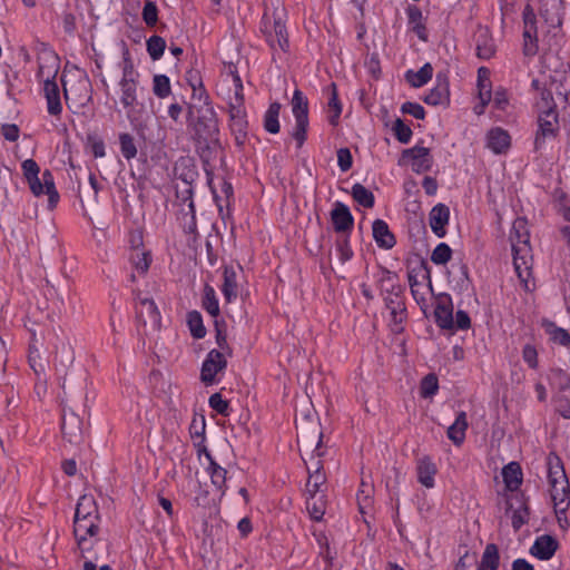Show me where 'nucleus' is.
I'll list each match as a JSON object with an SVG mask.
<instances>
[{"instance_id":"50","label":"nucleus","mask_w":570,"mask_h":570,"mask_svg":"<svg viewBox=\"0 0 570 570\" xmlns=\"http://www.w3.org/2000/svg\"><path fill=\"white\" fill-rule=\"evenodd\" d=\"M336 250L342 263H346L353 257V250L350 246L348 235H342L337 238Z\"/></svg>"},{"instance_id":"15","label":"nucleus","mask_w":570,"mask_h":570,"mask_svg":"<svg viewBox=\"0 0 570 570\" xmlns=\"http://www.w3.org/2000/svg\"><path fill=\"white\" fill-rule=\"evenodd\" d=\"M403 157L411 159L412 170L417 174L429 171L433 165V158L426 147L414 146L404 150Z\"/></svg>"},{"instance_id":"58","label":"nucleus","mask_w":570,"mask_h":570,"mask_svg":"<svg viewBox=\"0 0 570 570\" xmlns=\"http://www.w3.org/2000/svg\"><path fill=\"white\" fill-rule=\"evenodd\" d=\"M352 154L348 148L337 150V165L342 171H347L352 167Z\"/></svg>"},{"instance_id":"13","label":"nucleus","mask_w":570,"mask_h":570,"mask_svg":"<svg viewBox=\"0 0 570 570\" xmlns=\"http://www.w3.org/2000/svg\"><path fill=\"white\" fill-rule=\"evenodd\" d=\"M539 129L534 139L535 149H540L546 138L554 137L558 128V114L554 107L542 110L538 119Z\"/></svg>"},{"instance_id":"19","label":"nucleus","mask_w":570,"mask_h":570,"mask_svg":"<svg viewBox=\"0 0 570 570\" xmlns=\"http://www.w3.org/2000/svg\"><path fill=\"white\" fill-rule=\"evenodd\" d=\"M511 146L509 132L501 127L491 128L487 134V147L497 155L504 154Z\"/></svg>"},{"instance_id":"37","label":"nucleus","mask_w":570,"mask_h":570,"mask_svg":"<svg viewBox=\"0 0 570 570\" xmlns=\"http://www.w3.org/2000/svg\"><path fill=\"white\" fill-rule=\"evenodd\" d=\"M309 497L306 500V509L311 515V518L315 521H321L325 513V501L323 495L317 497V494H308Z\"/></svg>"},{"instance_id":"49","label":"nucleus","mask_w":570,"mask_h":570,"mask_svg":"<svg viewBox=\"0 0 570 570\" xmlns=\"http://www.w3.org/2000/svg\"><path fill=\"white\" fill-rule=\"evenodd\" d=\"M452 256V249L445 243H440L432 252L431 261L435 265H444L446 264Z\"/></svg>"},{"instance_id":"32","label":"nucleus","mask_w":570,"mask_h":570,"mask_svg":"<svg viewBox=\"0 0 570 570\" xmlns=\"http://www.w3.org/2000/svg\"><path fill=\"white\" fill-rule=\"evenodd\" d=\"M503 481L509 490H517L522 483V471L518 462H510L502 470Z\"/></svg>"},{"instance_id":"55","label":"nucleus","mask_w":570,"mask_h":570,"mask_svg":"<svg viewBox=\"0 0 570 570\" xmlns=\"http://www.w3.org/2000/svg\"><path fill=\"white\" fill-rule=\"evenodd\" d=\"M234 96L229 98L228 106H244L243 83L238 75L233 77Z\"/></svg>"},{"instance_id":"41","label":"nucleus","mask_w":570,"mask_h":570,"mask_svg":"<svg viewBox=\"0 0 570 570\" xmlns=\"http://www.w3.org/2000/svg\"><path fill=\"white\" fill-rule=\"evenodd\" d=\"M548 379L551 387L557 389L560 392L566 391L570 387L569 375L560 368L551 370Z\"/></svg>"},{"instance_id":"35","label":"nucleus","mask_w":570,"mask_h":570,"mask_svg":"<svg viewBox=\"0 0 570 570\" xmlns=\"http://www.w3.org/2000/svg\"><path fill=\"white\" fill-rule=\"evenodd\" d=\"M281 104L272 102L264 115V128L269 134L279 132V112H281Z\"/></svg>"},{"instance_id":"54","label":"nucleus","mask_w":570,"mask_h":570,"mask_svg":"<svg viewBox=\"0 0 570 570\" xmlns=\"http://www.w3.org/2000/svg\"><path fill=\"white\" fill-rule=\"evenodd\" d=\"M548 332L551 336V340L554 342V343H558L562 346H568L570 345V334L568 333V331L561 328V327H557L556 325L553 324H550L549 327H548Z\"/></svg>"},{"instance_id":"4","label":"nucleus","mask_w":570,"mask_h":570,"mask_svg":"<svg viewBox=\"0 0 570 570\" xmlns=\"http://www.w3.org/2000/svg\"><path fill=\"white\" fill-rule=\"evenodd\" d=\"M21 168L31 193L37 197L43 194L48 195L49 208H55L59 200V194L51 171L46 169L39 178L40 167L33 159L23 160Z\"/></svg>"},{"instance_id":"61","label":"nucleus","mask_w":570,"mask_h":570,"mask_svg":"<svg viewBox=\"0 0 570 570\" xmlns=\"http://www.w3.org/2000/svg\"><path fill=\"white\" fill-rule=\"evenodd\" d=\"M528 518V509L525 507H521L517 510H513L511 515V522L514 530H519Z\"/></svg>"},{"instance_id":"29","label":"nucleus","mask_w":570,"mask_h":570,"mask_svg":"<svg viewBox=\"0 0 570 570\" xmlns=\"http://www.w3.org/2000/svg\"><path fill=\"white\" fill-rule=\"evenodd\" d=\"M468 429V419L465 412H460L455 421L448 429V438L455 444L460 445L465 439V431Z\"/></svg>"},{"instance_id":"57","label":"nucleus","mask_w":570,"mask_h":570,"mask_svg":"<svg viewBox=\"0 0 570 570\" xmlns=\"http://www.w3.org/2000/svg\"><path fill=\"white\" fill-rule=\"evenodd\" d=\"M209 405L217 413L227 415L228 402L224 400L219 393H214L209 397Z\"/></svg>"},{"instance_id":"48","label":"nucleus","mask_w":570,"mask_h":570,"mask_svg":"<svg viewBox=\"0 0 570 570\" xmlns=\"http://www.w3.org/2000/svg\"><path fill=\"white\" fill-rule=\"evenodd\" d=\"M313 535L315 537L316 542L320 547V556L326 561V563L331 564L334 556L330 548L328 538L322 531H313Z\"/></svg>"},{"instance_id":"34","label":"nucleus","mask_w":570,"mask_h":570,"mask_svg":"<svg viewBox=\"0 0 570 570\" xmlns=\"http://www.w3.org/2000/svg\"><path fill=\"white\" fill-rule=\"evenodd\" d=\"M500 564L499 549L494 543L487 544L479 566L480 570H498Z\"/></svg>"},{"instance_id":"47","label":"nucleus","mask_w":570,"mask_h":570,"mask_svg":"<svg viewBox=\"0 0 570 570\" xmlns=\"http://www.w3.org/2000/svg\"><path fill=\"white\" fill-rule=\"evenodd\" d=\"M154 94L158 98H166L170 95V80L165 75H156L153 81Z\"/></svg>"},{"instance_id":"42","label":"nucleus","mask_w":570,"mask_h":570,"mask_svg":"<svg viewBox=\"0 0 570 570\" xmlns=\"http://www.w3.org/2000/svg\"><path fill=\"white\" fill-rule=\"evenodd\" d=\"M130 261L138 273L145 274L149 268L151 257L149 253L137 248L130 254Z\"/></svg>"},{"instance_id":"21","label":"nucleus","mask_w":570,"mask_h":570,"mask_svg":"<svg viewBox=\"0 0 570 570\" xmlns=\"http://www.w3.org/2000/svg\"><path fill=\"white\" fill-rule=\"evenodd\" d=\"M450 90L445 76L438 73L436 85L424 97V102L431 106L444 105L449 101Z\"/></svg>"},{"instance_id":"31","label":"nucleus","mask_w":570,"mask_h":570,"mask_svg":"<svg viewBox=\"0 0 570 570\" xmlns=\"http://www.w3.org/2000/svg\"><path fill=\"white\" fill-rule=\"evenodd\" d=\"M328 92V121L332 126H336L342 114V105L338 100L337 89L335 83H331L327 88Z\"/></svg>"},{"instance_id":"40","label":"nucleus","mask_w":570,"mask_h":570,"mask_svg":"<svg viewBox=\"0 0 570 570\" xmlns=\"http://www.w3.org/2000/svg\"><path fill=\"white\" fill-rule=\"evenodd\" d=\"M203 307L213 317H217L219 314V304L216 292L209 285H206L204 288Z\"/></svg>"},{"instance_id":"36","label":"nucleus","mask_w":570,"mask_h":570,"mask_svg":"<svg viewBox=\"0 0 570 570\" xmlns=\"http://www.w3.org/2000/svg\"><path fill=\"white\" fill-rule=\"evenodd\" d=\"M322 469L321 461L316 462V470L311 471V468H308V480L306 484L308 494H317L321 491V487L325 483L326 478Z\"/></svg>"},{"instance_id":"11","label":"nucleus","mask_w":570,"mask_h":570,"mask_svg":"<svg viewBox=\"0 0 570 570\" xmlns=\"http://www.w3.org/2000/svg\"><path fill=\"white\" fill-rule=\"evenodd\" d=\"M63 95L69 108H82L91 100L90 82L87 77L79 78L75 83L63 81Z\"/></svg>"},{"instance_id":"45","label":"nucleus","mask_w":570,"mask_h":570,"mask_svg":"<svg viewBox=\"0 0 570 570\" xmlns=\"http://www.w3.org/2000/svg\"><path fill=\"white\" fill-rule=\"evenodd\" d=\"M120 151L122 156L130 160L137 156V147L134 137L130 134L122 132L119 135Z\"/></svg>"},{"instance_id":"53","label":"nucleus","mask_w":570,"mask_h":570,"mask_svg":"<svg viewBox=\"0 0 570 570\" xmlns=\"http://www.w3.org/2000/svg\"><path fill=\"white\" fill-rule=\"evenodd\" d=\"M439 389L438 377L433 374L426 375L421 383V395L423 397L433 396Z\"/></svg>"},{"instance_id":"5","label":"nucleus","mask_w":570,"mask_h":570,"mask_svg":"<svg viewBox=\"0 0 570 570\" xmlns=\"http://www.w3.org/2000/svg\"><path fill=\"white\" fill-rule=\"evenodd\" d=\"M121 71L122 76L118 82L119 99L129 115L130 109L135 108L138 104L139 73L134 67L128 49H125L122 52Z\"/></svg>"},{"instance_id":"20","label":"nucleus","mask_w":570,"mask_h":570,"mask_svg":"<svg viewBox=\"0 0 570 570\" xmlns=\"http://www.w3.org/2000/svg\"><path fill=\"white\" fill-rule=\"evenodd\" d=\"M450 219V209L444 204L435 205L429 214V224L432 232L438 237H444L446 234L445 226Z\"/></svg>"},{"instance_id":"26","label":"nucleus","mask_w":570,"mask_h":570,"mask_svg":"<svg viewBox=\"0 0 570 570\" xmlns=\"http://www.w3.org/2000/svg\"><path fill=\"white\" fill-rule=\"evenodd\" d=\"M476 56L480 59L488 60L495 53L494 41L487 29H481L475 36Z\"/></svg>"},{"instance_id":"30","label":"nucleus","mask_w":570,"mask_h":570,"mask_svg":"<svg viewBox=\"0 0 570 570\" xmlns=\"http://www.w3.org/2000/svg\"><path fill=\"white\" fill-rule=\"evenodd\" d=\"M432 76L433 67L431 63L426 62L417 71L407 70L405 79L412 87L420 88L426 85L432 79Z\"/></svg>"},{"instance_id":"56","label":"nucleus","mask_w":570,"mask_h":570,"mask_svg":"<svg viewBox=\"0 0 570 570\" xmlns=\"http://www.w3.org/2000/svg\"><path fill=\"white\" fill-rule=\"evenodd\" d=\"M522 358L531 368L538 367V352L531 344H525L522 348Z\"/></svg>"},{"instance_id":"14","label":"nucleus","mask_w":570,"mask_h":570,"mask_svg":"<svg viewBox=\"0 0 570 570\" xmlns=\"http://www.w3.org/2000/svg\"><path fill=\"white\" fill-rule=\"evenodd\" d=\"M434 318L439 327L451 330L454 327L453 304L449 294H439L435 298Z\"/></svg>"},{"instance_id":"6","label":"nucleus","mask_w":570,"mask_h":570,"mask_svg":"<svg viewBox=\"0 0 570 570\" xmlns=\"http://www.w3.org/2000/svg\"><path fill=\"white\" fill-rule=\"evenodd\" d=\"M394 275L386 273L381 279V287L385 306L390 311L391 322L394 325V331L397 332L405 320L406 308L402 297V287L394 282Z\"/></svg>"},{"instance_id":"28","label":"nucleus","mask_w":570,"mask_h":570,"mask_svg":"<svg viewBox=\"0 0 570 570\" xmlns=\"http://www.w3.org/2000/svg\"><path fill=\"white\" fill-rule=\"evenodd\" d=\"M61 431L63 436L71 443L78 442L81 438V421L75 415L62 416Z\"/></svg>"},{"instance_id":"27","label":"nucleus","mask_w":570,"mask_h":570,"mask_svg":"<svg viewBox=\"0 0 570 570\" xmlns=\"http://www.w3.org/2000/svg\"><path fill=\"white\" fill-rule=\"evenodd\" d=\"M204 453L208 460L207 472L210 476L212 484L224 493L227 471L214 461L212 454L206 449Z\"/></svg>"},{"instance_id":"44","label":"nucleus","mask_w":570,"mask_h":570,"mask_svg":"<svg viewBox=\"0 0 570 570\" xmlns=\"http://www.w3.org/2000/svg\"><path fill=\"white\" fill-rule=\"evenodd\" d=\"M483 71H485V68L482 67L479 69V98L481 101V106L480 108L475 107V112L478 115L482 114L484 107L491 101L490 83L485 82V80L481 78V72Z\"/></svg>"},{"instance_id":"18","label":"nucleus","mask_w":570,"mask_h":570,"mask_svg":"<svg viewBox=\"0 0 570 570\" xmlns=\"http://www.w3.org/2000/svg\"><path fill=\"white\" fill-rule=\"evenodd\" d=\"M229 127L237 142H242L247 132V116L245 106H228Z\"/></svg>"},{"instance_id":"17","label":"nucleus","mask_w":570,"mask_h":570,"mask_svg":"<svg viewBox=\"0 0 570 570\" xmlns=\"http://www.w3.org/2000/svg\"><path fill=\"white\" fill-rule=\"evenodd\" d=\"M240 273H242L240 266H238V269H236L233 266L224 267L222 293L227 303L234 302L238 296V288H239L238 277H239Z\"/></svg>"},{"instance_id":"33","label":"nucleus","mask_w":570,"mask_h":570,"mask_svg":"<svg viewBox=\"0 0 570 570\" xmlns=\"http://www.w3.org/2000/svg\"><path fill=\"white\" fill-rule=\"evenodd\" d=\"M409 23L412 26V30L422 41H428L426 27L423 23L422 11L417 7H410L407 9Z\"/></svg>"},{"instance_id":"62","label":"nucleus","mask_w":570,"mask_h":570,"mask_svg":"<svg viewBox=\"0 0 570 570\" xmlns=\"http://www.w3.org/2000/svg\"><path fill=\"white\" fill-rule=\"evenodd\" d=\"M216 343L219 347V352H224L225 353V356H230L232 355V348L230 346L228 345V342H227V335L225 332H223L219 327H218V323L216 322Z\"/></svg>"},{"instance_id":"60","label":"nucleus","mask_w":570,"mask_h":570,"mask_svg":"<svg viewBox=\"0 0 570 570\" xmlns=\"http://www.w3.org/2000/svg\"><path fill=\"white\" fill-rule=\"evenodd\" d=\"M401 109L404 114H409L413 116L415 119H423L425 116L424 108L416 102H404Z\"/></svg>"},{"instance_id":"2","label":"nucleus","mask_w":570,"mask_h":570,"mask_svg":"<svg viewBox=\"0 0 570 570\" xmlns=\"http://www.w3.org/2000/svg\"><path fill=\"white\" fill-rule=\"evenodd\" d=\"M513 265L515 273L525 289H530L532 276V249L527 223L522 218L514 220L510 232Z\"/></svg>"},{"instance_id":"22","label":"nucleus","mask_w":570,"mask_h":570,"mask_svg":"<svg viewBox=\"0 0 570 570\" xmlns=\"http://www.w3.org/2000/svg\"><path fill=\"white\" fill-rule=\"evenodd\" d=\"M438 472L436 465L429 456L417 460L416 474L419 482L426 489H432L435 484L434 478Z\"/></svg>"},{"instance_id":"46","label":"nucleus","mask_w":570,"mask_h":570,"mask_svg":"<svg viewBox=\"0 0 570 570\" xmlns=\"http://www.w3.org/2000/svg\"><path fill=\"white\" fill-rule=\"evenodd\" d=\"M147 51L153 60H158L164 55L166 41L159 36H151L147 40Z\"/></svg>"},{"instance_id":"64","label":"nucleus","mask_w":570,"mask_h":570,"mask_svg":"<svg viewBox=\"0 0 570 570\" xmlns=\"http://www.w3.org/2000/svg\"><path fill=\"white\" fill-rule=\"evenodd\" d=\"M1 134L9 141H16L19 137V128L16 125L6 124L1 127Z\"/></svg>"},{"instance_id":"3","label":"nucleus","mask_w":570,"mask_h":570,"mask_svg":"<svg viewBox=\"0 0 570 570\" xmlns=\"http://www.w3.org/2000/svg\"><path fill=\"white\" fill-rule=\"evenodd\" d=\"M99 521L95 499L91 495L80 497L75 512L73 533L82 552L90 550L99 532Z\"/></svg>"},{"instance_id":"12","label":"nucleus","mask_w":570,"mask_h":570,"mask_svg":"<svg viewBox=\"0 0 570 570\" xmlns=\"http://www.w3.org/2000/svg\"><path fill=\"white\" fill-rule=\"evenodd\" d=\"M59 69L60 59L58 55L45 43H41L38 50V78L41 81L56 80Z\"/></svg>"},{"instance_id":"38","label":"nucleus","mask_w":570,"mask_h":570,"mask_svg":"<svg viewBox=\"0 0 570 570\" xmlns=\"http://www.w3.org/2000/svg\"><path fill=\"white\" fill-rule=\"evenodd\" d=\"M187 324L189 331L195 338H203L206 335V328L203 323V317L199 312L191 311L187 314Z\"/></svg>"},{"instance_id":"51","label":"nucleus","mask_w":570,"mask_h":570,"mask_svg":"<svg viewBox=\"0 0 570 570\" xmlns=\"http://www.w3.org/2000/svg\"><path fill=\"white\" fill-rule=\"evenodd\" d=\"M392 130L396 139L402 144H407L412 137L411 128L400 118L394 121Z\"/></svg>"},{"instance_id":"8","label":"nucleus","mask_w":570,"mask_h":570,"mask_svg":"<svg viewBox=\"0 0 570 570\" xmlns=\"http://www.w3.org/2000/svg\"><path fill=\"white\" fill-rule=\"evenodd\" d=\"M292 112L295 117V127L292 136L297 141V147H301L306 140V132L308 127V101L305 95L296 89L292 98Z\"/></svg>"},{"instance_id":"24","label":"nucleus","mask_w":570,"mask_h":570,"mask_svg":"<svg viewBox=\"0 0 570 570\" xmlns=\"http://www.w3.org/2000/svg\"><path fill=\"white\" fill-rule=\"evenodd\" d=\"M42 82L43 94L47 100V110L51 116H59L62 111L59 87L56 80Z\"/></svg>"},{"instance_id":"10","label":"nucleus","mask_w":570,"mask_h":570,"mask_svg":"<svg viewBox=\"0 0 570 570\" xmlns=\"http://www.w3.org/2000/svg\"><path fill=\"white\" fill-rule=\"evenodd\" d=\"M227 367V356L224 352L212 350L206 355L202 364L200 381L206 385H213L218 382V375L223 374Z\"/></svg>"},{"instance_id":"1","label":"nucleus","mask_w":570,"mask_h":570,"mask_svg":"<svg viewBox=\"0 0 570 570\" xmlns=\"http://www.w3.org/2000/svg\"><path fill=\"white\" fill-rule=\"evenodd\" d=\"M548 481L556 515L560 527L569 525L566 512L570 507V485L561 459L556 453L547 458Z\"/></svg>"},{"instance_id":"43","label":"nucleus","mask_w":570,"mask_h":570,"mask_svg":"<svg viewBox=\"0 0 570 570\" xmlns=\"http://www.w3.org/2000/svg\"><path fill=\"white\" fill-rule=\"evenodd\" d=\"M137 313L139 316H144L145 314L149 317L153 323H158L160 315L155 302L150 298H142L139 301V305L137 307Z\"/></svg>"},{"instance_id":"63","label":"nucleus","mask_w":570,"mask_h":570,"mask_svg":"<svg viewBox=\"0 0 570 570\" xmlns=\"http://www.w3.org/2000/svg\"><path fill=\"white\" fill-rule=\"evenodd\" d=\"M357 504L360 512L365 514L372 505V499L368 493H365L364 489H361L357 493Z\"/></svg>"},{"instance_id":"25","label":"nucleus","mask_w":570,"mask_h":570,"mask_svg":"<svg viewBox=\"0 0 570 570\" xmlns=\"http://www.w3.org/2000/svg\"><path fill=\"white\" fill-rule=\"evenodd\" d=\"M372 230L374 240L379 247L384 249H391L395 245V237L391 233L389 225L384 220H374Z\"/></svg>"},{"instance_id":"9","label":"nucleus","mask_w":570,"mask_h":570,"mask_svg":"<svg viewBox=\"0 0 570 570\" xmlns=\"http://www.w3.org/2000/svg\"><path fill=\"white\" fill-rule=\"evenodd\" d=\"M523 45L522 52L525 57H534L539 51L537 16L533 8L527 4L522 12Z\"/></svg>"},{"instance_id":"23","label":"nucleus","mask_w":570,"mask_h":570,"mask_svg":"<svg viewBox=\"0 0 570 570\" xmlns=\"http://www.w3.org/2000/svg\"><path fill=\"white\" fill-rule=\"evenodd\" d=\"M558 542L550 535L539 537L530 549V552L540 560H550L556 553Z\"/></svg>"},{"instance_id":"52","label":"nucleus","mask_w":570,"mask_h":570,"mask_svg":"<svg viewBox=\"0 0 570 570\" xmlns=\"http://www.w3.org/2000/svg\"><path fill=\"white\" fill-rule=\"evenodd\" d=\"M142 20L149 27H153L158 21V9L154 1L147 0L142 8Z\"/></svg>"},{"instance_id":"16","label":"nucleus","mask_w":570,"mask_h":570,"mask_svg":"<svg viewBox=\"0 0 570 570\" xmlns=\"http://www.w3.org/2000/svg\"><path fill=\"white\" fill-rule=\"evenodd\" d=\"M331 219L336 233L347 235L354 226V217L348 207L343 203L336 202L331 212Z\"/></svg>"},{"instance_id":"59","label":"nucleus","mask_w":570,"mask_h":570,"mask_svg":"<svg viewBox=\"0 0 570 570\" xmlns=\"http://www.w3.org/2000/svg\"><path fill=\"white\" fill-rule=\"evenodd\" d=\"M28 360H29V364H30L31 368L33 370V372L37 375H40V374L45 373V365L40 361V354H39V351L37 348L30 347Z\"/></svg>"},{"instance_id":"39","label":"nucleus","mask_w":570,"mask_h":570,"mask_svg":"<svg viewBox=\"0 0 570 570\" xmlns=\"http://www.w3.org/2000/svg\"><path fill=\"white\" fill-rule=\"evenodd\" d=\"M352 196L355 202L365 208L374 206V195L361 184H354L352 187Z\"/></svg>"},{"instance_id":"7","label":"nucleus","mask_w":570,"mask_h":570,"mask_svg":"<svg viewBox=\"0 0 570 570\" xmlns=\"http://www.w3.org/2000/svg\"><path fill=\"white\" fill-rule=\"evenodd\" d=\"M261 30L273 50L278 48L283 52L287 51L288 38L284 12H279L276 9L272 17L265 13L262 19Z\"/></svg>"}]
</instances>
